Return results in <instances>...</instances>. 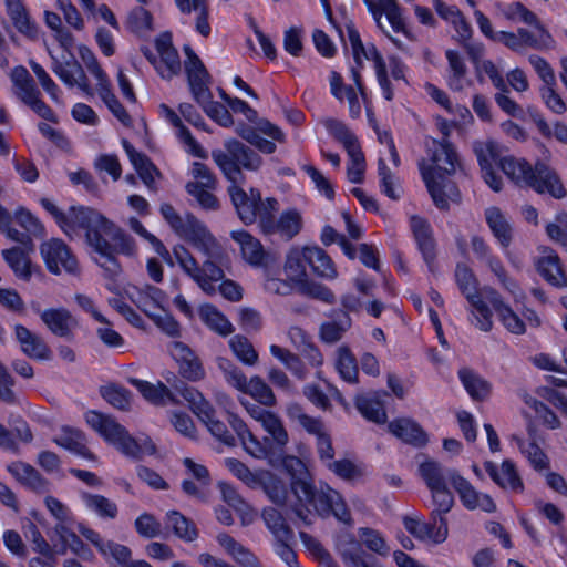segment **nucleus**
I'll return each mask as SVG.
<instances>
[{"label": "nucleus", "mask_w": 567, "mask_h": 567, "mask_svg": "<svg viewBox=\"0 0 567 567\" xmlns=\"http://www.w3.org/2000/svg\"><path fill=\"white\" fill-rule=\"evenodd\" d=\"M286 466L299 472V476L292 475L290 483L291 491L297 498V504L306 507L307 504L311 505L316 513L323 518L333 515L344 524L351 523L350 511L339 492L328 485L320 488L312 486L308 482V472L303 463L297 457H289Z\"/></svg>", "instance_id": "1"}, {"label": "nucleus", "mask_w": 567, "mask_h": 567, "mask_svg": "<svg viewBox=\"0 0 567 567\" xmlns=\"http://www.w3.org/2000/svg\"><path fill=\"white\" fill-rule=\"evenodd\" d=\"M498 166L518 186L530 187L538 194L547 193L556 199L567 195L556 171L543 161L532 166L526 159L506 156L499 159Z\"/></svg>", "instance_id": "2"}, {"label": "nucleus", "mask_w": 567, "mask_h": 567, "mask_svg": "<svg viewBox=\"0 0 567 567\" xmlns=\"http://www.w3.org/2000/svg\"><path fill=\"white\" fill-rule=\"evenodd\" d=\"M87 424L96 431L107 443L114 445L125 456L141 460L145 454L154 455L156 445L147 435L138 439L120 424L115 417L96 411L85 414Z\"/></svg>", "instance_id": "3"}, {"label": "nucleus", "mask_w": 567, "mask_h": 567, "mask_svg": "<svg viewBox=\"0 0 567 567\" xmlns=\"http://www.w3.org/2000/svg\"><path fill=\"white\" fill-rule=\"evenodd\" d=\"M224 146L225 151H213L212 157L231 184H241L245 181L243 169L255 172L262 165L261 156L237 140H228Z\"/></svg>", "instance_id": "4"}, {"label": "nucleus", "mask_w": 567, "mask_h": 567, "mask_svg": "<svg viewBox=\"0 0 567 567\" xmlns=\"http://www.w3.org/2000/svg\"><path fill=\"white\" fill-rule=\"evenodd\" d=\"M228 193L238 217L246 225L254 224L258 220L259 227L261 228L264 213L269 214L278 212V200L274 197L262 199L260 192L256 188H251L249 194H247L238 184H231L228 188Z\"/></svg>", "instance_id": "5"}, {"label": "nucleus", "mask_w": 567, "mask_h": 567, "mask_svg": "<svg viewBox=\"0 0 567 567\" xmlns=\"http://www.w3.org/2000/svg\"><path fill=\"white\" fill-rule=\"evenodd\" d=\"M85 214L80 219L82 225H84L85 234L95 233L99 238H110L113 241L111 244L113 254H122L130 257L136 254V244L133 237L96 210Z\"/></svg>", "instance_id": "6"}, {"label": "nucleus", "mask_w": 567, "mask_h": 567, "mask_svg": "<svg viewBox=\"0 0 567 567\" xmlns=\"http://www.w3.org/2000/svg\"><path fill=\"white\" fill-rule=\"evenodd\" d=\"M174 256L182 269L200 287V289L209 296L216 293L215 284L225 277L224 270L215 264V261H204L199 267L196 259L183 246H176L173 250Z\"/></svg>", "instance_id": "7"}, {"label": "nucleus", "mask_w": 567, "mask_h": 567, "mask_svg": "<svg viewBox=\"0 0 567 567\" xmlns=\"http://www.w3.org/2000/svg\"><path fill=\"white\" fill-rule=\"evenodd\" d=\"M455 280L462 295L472 307V313L477 320V327L484 332L493 328L492 311L487 303L481 298L478 291V281L466 265L458 264L455 269Z\"/></svg>", "instance_id": "8"}, {"label": "nucleus", "mask_w": 567, "mask_h": 567, "mask_svg": "<svg viewBox=\"0 0 567 567\" xmlns=\"http://www.w3.org/2000/svg\"><path fill=\"white\" fill-rule=\"evenodd\" d=\"M282 508L284 511L275 507H266L261 513L265 524L272 533L276 540L293 538V532L287 524V519L295 524L299 520L305 526H310L312 524L311 512L308 507L296 503L295 505Z\"/></svg>", "instance_id": "9"}, {"label": "nucleus", "mask_w": 567, "mask_h": 567, "mask_svg": "<svg viewBox=\"0 0 567 567\" xmlns=\"http://www.w3.org/2000/svg\"><path fill=\"white\" fill-rule=\"evenodd\" d=\"M421 175L437 208L449 209V200L460 203L461 192L453 182L446 178V174L436 176L432 167L421 165Z\"/></svg>", "instance_id": "10"}, {"label": "nucleus", "mask_w": 567, "mask_h": 567, "mask_svg": "<svg viewBox=\"0 0 567 567\" xmlns=\"http://www.w3.org/2000/svg\"><path fill=\"white\" fill-rule=\"evenodd\" d=\"M236 133L265 154L275 153L277 146L272 141L261 137L259 133H262L279 143L285 142V134L281 128L270 123L268 120H260L257 127L241 123L236 127Z\"/></svg>", "instance_id": "11"}, {"label": "nucleus", "mask_w": 567, "mask_h": 567, "mask_svg": "<svg viewBox=\"0 0 567 567\" xmlns=\"http://www.w3.org/2000/svg\"><path fill=\"white\" fill-rule=\"evenodd\" d=\"M184 231H178V236L189 241L199 251L209 258H216L219 255V246L209 233L207 227L197 219L193 214L185 215V223L183 225Z\"/></svg>", "instance_id": "12"}, {"label": "nucleus", "mask_w": 567, "mask_h": 567, "mask_svg": "<svg viewBox=\"0 0 567 567\" xmlns=\"http://www.w3.org/2000/svg\"><path fill=\"white\" fill-rule=\"evenodd\" d=\"M450 481L454 489L457 492L462 505L466 509H481L485 513H494L496 511V504L493 498L488 494L478 492L457 472L450 473Z\"/></svg>", "instance_id": "13"}, {"label": "nucleus", "mask_w": 567, "mask_h": 567, "mask_svg": "<svg viewBox=\"0 0 567 567\" xmlns=\"http://www.w3.org/2000/svg\"><path fill=\"white\" fill-rule=\"evenodd\" d=\"M301 214L295 209H287L277 219L275 213H264L261 231L266 235L279 234L286 240L292 239L302 229Z\"/></svg>", "instance_id": "14"}, {"label": "nucleus", "mask_w": 567, "mask_h": 567, "mask_svg": "<svg viewBox=\"0 0 567 567\" xmlns=\"http://www.w3.org/2000/svg\"><path fill=\"white\" fill-rule=\"evenodd\" d=\"M40 251L48 269L52 274L59 275L62 269L69 274H75L78 271L76 258L61 239H51L43 243L40 247Z\"/></svg>", "instance_id": "15"}, {"label": "nucleus", "mask_w": 567, "mask_h": 567, "mask_svg": "<svg viewBox=\"0 0 567 567\" xmlns=\"http://www.w3.org/2000/svg\"><path fill=\"white\" fill-rule=\"evenodd\" d=\"M427 150L432 164L426 165L423 161L420 166L432 167L436 176L437 174L451 175L455 173L458 158L453 145L447 140L444 138L442 142L433 140Z\"/></svg>", "instance_id": "16"}, {"label": "nucleus", "mask_w": 567, "mask_h": 567, "mask_svg": "<svg viewBox=\"0 0 567 567\" xmlns=\"http://www.w3.org/2000/svg\"><path fill=\"white\" fill-rule=\"evenodd\" d=\"M85 241L100 256L96 262L103 268L104 276L109 279H116L122 272V267L115 254L112 252L111 243L105 238H99L95 233L85 234Z\"/></svg>", "instance_id": "17"}, {"label": "nucleus", "mask_w": 567, "mask_h": 567, "mask_svg": "<svg viewBox=\"0 0 567 567\" xmlns=\"http://www.w3.org/2000/svg\"><path fill=\"white\" fill-rule=\"evenodd\" d=\"M155 47L159 54L157 72L163 79L169 80L181 71L179 55L173 47L171 33L164 32L157 37Z\"/></svg>", "instance_id": "18"}, {"label": "nucleus", "mask_w": 567, "mask_h": 567, "mask_svg": "<svg viewBox=\"0 0 567 567\" xmlns=\"http://www.w3.org/2000/svg\"><path fill=\"white\" fill-rule=\"evenodd\" d=\"M14 333L16 339L20 343L21 351L27 357L42 361L51 360L52 351L41 336L22 324L14 326Z\"/></svg>", "instance_id": "19"}, {"label": "nucleus", "mask_w": 567, "mask_h": 567, "mask_svg": "<svg viewBox=\"0 0 567 567\" xmlns=\"http://www.w3.org/2000/svg\"><path fill=\"white\" fill-rule=\"evenodd\" d=\"M41 205L53 216L58 225L69 237H72L76 229L84 230V225L80 220L81 217L85 215L84 213L94 212V209L89 207L72 206L66 213H63L48 198H42Z\"/></svg>", "instance_id": "20"}, {"label": "nucleus", "mask_w": 567, "mask_h": 567, "mask_svg": "<svg viewBox=\"0 0 567 567\" xmlns=\"http://www.w3.org/2000/svg\"><path fill=\"white\" fill-rule=\"evenodd\" d=\"M41 320L50 332L60 338L72 339L78 320L65 308H49L41 313Z\"/></svg>", "instance_id": "21"}, {"label": "nucleus", "mask_w": 567, "mask_h": 567, "mask_svg": "<svg viewBox=\"0 0 567 567\" xmlns=\"http://www.w3.org/2000/svg\"><path fill=\"white\" fill-rule=\"evenodd\" d=\"M542 252L535 262L538 274L551 286L566 287L567 275L563 270L559 256L549 247H544Z\"/></svg>", "instance_id": "22"}, {"label": "nucleus", "mask_w": 567, "mask_h": 567, "mask_svg": "<svg viewBox=\"0 0 567 567\" xmlns=\"http://www.w3.org/2000/svg\"><path fill=\"white\" fill-rule=\"evenodd\" d=\"M230 237L239 245L243 258L251 266H266L269 254L261 243L246 230H233Z\"/></svg>", "instance_id": "23"}, {"label": "nucleus", "mask_w": 567, "mask_h": 567, "mask_svg": "<svg viewBox=\"0 0 567 567\" xmlns=\"http://www.w3.org/2000/svg\"><path fill=\"white\" fill-rule=\"evenodd\" d=\"M378 25L383 29L381 18L386 16L394 32L405 33V23L396 0H363Z\"/></svg>", "instance_id": "24"}, {"label": "nucleus", "mask_w": 567, "mask_h": 567, "mask_svg": "<svg viewBox=\"0 0 567 567\" xmlns=\"http://www.w3.org/2000/svg\"><path fill=\"white\" fill-rule=\"evenodd\" d=\"M9 473L23 486L34 493L49 492L50 482L32 465L17 461L8 465Z\"/></svg>", "instance_id": "25"}, {"label": "nucleus", "mask_w": 567, "mask_h": 567, "mask_svg": "<svg viewBox=\"0 0 567 567\" xmlns=\"http://www.w3.org/2000/svg\"><path fill=\"white\" fill-rule=\"evenodd\" d=\"M52 71L69 86H79L82 91L89 93L90 85L87 76L82 65L71 55V59L61 62L53 59Z\"/></svg>", "instance_id": "26"}, {"label": "nucleus", "mask_w": 567, "mask_h": 567, "mask_svg": "<svg viewBox=\"0 0 567 567\" xmlns=\"http://www.w3.org/2000/svg\"><path fill=\"white\" fill-rule=\"evenodd\" d=\"M484 467L491 478L502 488L523 492L524 484L517 473L515 464L511 460L503 461L499 470L491 461L485 462Z\"/></svg>", "instance_id": "27"}, {"label": "nucleus", "mask_w": 567, "mask_h": 567, "mask_svg": "<svg viewBox=\"0 0 567 567\" xmlns=\"http://www.w3.org/2000/svg\"><path fill=\"white\" fill-rule=\"evenodd\" d=\"M123 146L143 183L150 190L156 192L155 177L161 176L157 167L145 154L137 152L126 140L123 141Z\"/></svg>", "instance_id": "28"}, {"label": "nucleus", "mask_w": 567, "mask_h": 567, "mask_svg": "<svg viewBox=\"0 0 567 567\" xmlns=\"http://www.w3.org/2000/svg\"><path fill=\"white\" fill-rule=\"evenodd\" d=\"M411 227L417 243L419 249L421 250L425 262L427 264L431 271H433V264L435 259V241L432 236V229L430 224L417 216L411 218Z\"/></svg>", "instance_id": "29"}, {"label": "nucleus", "mask_w": 567, "mask_h": 567, "mask_svg": "<svg viewBox=\"0 0 567 567\" xmlns=\"http://www.w3.org/2000/svg\"><path fill=\"white\" fill-rule=\"evenodd\" d=\"M390 432L405 443L414 446H424L427 435L414 420L409 417L395 419L389 423Z\"/></svg>", "instance_id": "30"}, {"label": "nucleus", "mask_w": 567, "mask_h": 567, "mask_svg": "<svg viewBox=\"0 0 567 567\" xmlns=\"http://www.w3.org/2000/svg\"><path fill=\"white\" fill-rule=\"evenodd\" d=\"M7 14L12 21L14 28L29 39L38 38V28L32 21L28 9L22 0H4Z\"/></svg>", "instance_id": "31"}, {"label": "nucleus", "mask_w": 567, "mask_h": 567, "mask_svg": "<svg viewBox=\"0 0 567 567\" xmlns=\"http://www.w3.org/2000/svg\"><path fill=\"white\" fill-rule=\"evenodd\" d=\"M338 549L347 567H374L372 556L368 555L361 543L351 536L342 538Z\"/></svg>", "instance_id": "32"}, {"label": "nucleus", "mask_w": 567, "mask_h": 567, "mask_svg": "<svg viewBox=\"0 0 567 567\" xmlns=\"http://www.w3.org/2000/svg\"><path fill=\"white\" fill-rule=\"evenodd\" d=\"M53 442L91 461H95V455L86 447L85 435L75 429L63 427L62 433L53 439Z\"/></svg>", "instance_id": "33"}, {"label": "nucleus", "mask_w": 567, "mask_h": 567, "mask_svg": "<svg viewBox=\"0 0 567 567\" xmlns=\"http://www.w3.org/2000/svg\"><path fill=\"white\" fill-rule=\"evenodd\" d=\"M331 94L340 102L348 101L350 116L357 118L361 114V105L358 94L351 85H346L342 76L337 71L330 73Z\"/></svg>", "instance_id": "34"}, {"label": "nucleus", "mask_w": 567, "mask_h": 567, "mask_svg": "<svg viewBox=\"0 0 567 567\" xmlns=\"http://www.w3.org/2000/svg\"><path fill=\"white\" fill-rule=\"evenodd\" d=\"M10 78L13 83L14 95L24 104L37 95H41L33 78L24 66L19 65L13 68Z\"/></svg>", "instance_id": "35"}, {"label": "nucleus", "mask_w": 567, "mask_h": 567, "mask_svg": "<svg viewBox=\"0 0 567 567\" xmlns=\"http://www.w3.org/2000/svg\"><path fill=\"white\" fill-rule=\"evenodd\" d=\"M165 525L177 538L186 543H192L198 538V529L195 523L177 511L166 513Z\"/></svg>", "instance_id": "36"}, {"label": "nucleus", "mask_w": 567, "mask_h": 567, "mask_svg": "<svg viewBox=\"0 0 567 567\" xmlns=\"http://www.w3.org/2000/svg\"><path fill=\"white\" fill-rule=\"evenodd\" d=\"M485 218L493 235L503 248H507L513 239L512 226L504 214L497 207H489L485 210Z\"/></svg>", "instance_id": "37"}, {"label": "nucleus", "mask_w": 567, "mask_h": 567, "mask_svg": "<svg viewBox=\"0 0 567 567\" xmlns=\"http://www.w3.org/2000/svg\"><path fill=\"white\" fill-rule=\"evenodd\" d=\"M128 382L134 385L141 394L151 403L164 405L166 401L175 402V398L171 390L163 383L152 384L147 381L130 378Z\"/></svg>", "instance_id": "38"}, {"label": "nucleus", "mask_w": 567, "mask_h": 567, "mask_svg": "<svg viewBox=\"0 0 567 567\" xmlns=\"http://www.w3.org/2000/svg\"><path fill=\"white\" fill-rule=\"evenodd\" d=\"M307 264L321 278L333 280L338 276L333 261L319 247H307Z\"/></svg>", "instance_id": "39"}, {"label": "nucleus", "mask_w": 567, "mask_h": 567, "mask_svg": "<svg viewBox=\"0 0 567 567\" xmlns=\"http://www.w3.org/2000/svg\"><path fill=\"white\" fill-rule=\"evenodd\" d=\"M30 251L31 250H25L21 247H12L1 251L3 259L12 269L14 275L24 281H29L32 275L30 269L31 261L28 257Z\"/></svg>", "instance_id": "40"}, {"label": "nucleus", "mask_w": 567, "mask_h": 567, "mask_svg": "<svg viewBox=\"0 0 567 567\" xmlns=\"http://www.w3.org/2000/svg\"><path fill=\"white\" fill-rule=\"evenodd\" d=\"M333 321L323 322L320 327V338L326 343H336L351 327V319L344 311H333Z\"/></svg>", "instance_id": "41"}, {"label": "nucleus", "mask_w": 567, "mask_h": 567, "mask_svg": "<svg viewBox=\"0 0 567 567\" xmlns=\"http://www.w3.org/2000/svg\"><path fill=\"white\" fill-rule=\"evenodd\" d=\"M355 408L369 421L375 423H384L386 421V412L380 400V393L373 395H359L355 399Z\"/></svg>", "instance_id": "42"}, {"label": "nucleus", "mask_w": 567, "mask_h": 567, "mask_svg": "<svg viewBox=\"0 0 567 567\" xmlns=\"http://www.w3.org/2000/svg\"><path fill=\"white\" fill-rule=\"evenodd\" d=\"M198 312L202 321L218 334L226 337L234 332L231 322L215 306L203 305Z\"/></svg>", "instance_id": "43"}, {"label": "nucleus", "mask_w": 567, "mask_h": 567, "mask_svg": "<svg viewBox=\"0 0 567 567\" xmlns=\"http://www.w3.org/2000/svg\"><path fill=\"white\" fill-rule=\"evenodd\" d=\"M538 31V35L533 34L530 31L524 28H519L517 33L519 35L523 49L529 47L536 50H548L555 47V40L548 30L543 25H534Z\"/></svg>", "instance_id": "44"}, {"label": "nucleus", "mask_w": 567, "mask_h": 567, "mask_svg": "<svg viewBox=\"0 0 567 567\" xmlns=\"http://www.w3.org/2000/svg\"><path fill=\"white\" fill-rule=\"evenodd\" d=\"M181 12L189 14L193 10H198L199 14L196 20V30L203 35L208 37L210 27L208 23V4L207 0H175Z\"/></svg>", "instance_id": "45"}, {"label": "nucleus", "mask_w": 567, "mask_h": 567, "mask_svg": "<svg viewBox=\"0 0 567 567\" xmlns=\"http://www.w3.org/2000/svg\"><path fill=\"white\" fill-rule=\"evenodd\" d=\"M81 497L85 506L101 518L114 519L117 516V505L105 496L84 492Z\"/></svg>", "instance_id": "46"}, {"label": "nucleus", "mask_w": 567, "mask_h": 567, "mask_svg": "<svg viewBox=\"0 0 567 567\" xmlns=\"http://www.w3.org/2000/svg\"><path fill=\"white\" fill-rule=\"evenodd\" d=\"M100 394L113 408L121 411L130 410L132 393L123 385L107 383L100 388Z\"/></svg>", "instance_id": "47"}, {"label": "nucleus", "mask_w": 567, "mask_h": 567, "mask_svg": "<svg viewBox=\"0 0 567 567\" xmlns=\"http://www.w3.org/2000/svg\"><path fill=\"white\" fill-rule=\"evenodd\" d=\"M458 377L472 399L484 400L489 394V383L472 370L463 368L458 371Z\"/></svg>", "instance_id": "48"}, {"label": "nucleus", "mask_w": 567, "mask_h": 567, "mask_svg": "<svg viewBox=\"0 0 567 567\" xmlns=\"http://www.w3.org/2000/svg\"><path fill=\"white\" fill-rule=\"evenodd\" d=\"M420 474L430 491L445 486V477L450 478L452 471H446L439 462L425 461L419 467Z\"/></svg>", "instance_id": "49"}, {"label": "nucleus", "mask_w": 567, "mask_h": 567, "mask_svg": "<svg viewBox=\"0 0 567 567\" xmlns=\"http://www.w3.org/2000/svg\"><path fill=\"white\" fill-rule=\"evenodd\" d=\"M306 264L307 247H293L289 250L286 257L285 269L292 280L301 284V281H303V278L306 277Z\"/></svg>", "instance_id": "50"}, {"label": "nucleus", "mask_w": 567, "mask_h": 567, "mask_svg": "<svg viewBox=\"0 0 567 567\" xmlns=\"http://www.w3.org/2000/svg\"><path fill=\"white\" fill-rule=\"evenodd\" d=\"M243 393L249 394L264 406L271 408L277 403L271 388L258 375L250 378Z\"/></svg>", "instance_id": "51"}, {"label": "nucleus", "mask_w": 567, "mask_h": 567, "mask_svg": "<svg viewBox=\"0 0 567 567\" xmlns=\"http://www.w3.org/2000/svg\"><path fill=\"white\" fill-rule=\"evenodd\" d=\"M338 358L336 362L337 370L341 378L348 383H357L358 382V365L354 355L351 353L350 349L346 346H342L337 351Z\"/></svg>", "instance_id": "52"}, {"label": "nucleus", "mask_w": 567, "mask_h": 567, "mask_svg": "<svg viewBox=\"0 0 567 567\" xmlns=\"http://www.w3.org/2000/svg\"><path fill=\"white\" fill-rule=\"evenodd\" d=\"M233 353L246 365H255L258 362V353L252 343L241 334H236L229 340Z\"/></svg>", "instance_id": "53"}, {"label": "nucleus", "mask_w": 567, "mask_h": 567, "mask_svg": "<svg viewBox=\"0 0 567 567\" xmlns=\"http://www.w3.org/2000/svg\"><path fill=\"white\" fill-rule=\"evenodd\" d=\"M218 369L223 372L226 382L243 392L246 390L247 378L239 367L229 359L219 357L216 359Z\"/></svg>", "instance_id": "54"}, {"label": "nucleus", "mask_w": 567, "mask_h": 567, "mask_svg": "<svg viewBox=\"0 0 567 567\" xmlns=\"http://www.w3.org/2000/svg\"><path fill=\"white\" fill-rule=\"evenodd\" d=\"M446 59L449 62V66L451 70V75L449 78V85L454 91H462L463 90V79L465 78L467 73V68L464 63V60L460 55L458 52L454 50H447Z\"/></svg>", "instance_id": "55"}, {"label": "nucleus", "mask_w": 567, "mask_h": 567, "mask_svg": "<svg viewBox=\"0 0 567 567\" xmlns=\"http://www.w3.org/2000/svg\"><path fill=\"white\" fill-rule=\"evenodd\" d=\"M269 350L270 353L280 360L298 379H306L307 370L297 354L277 344H271Z\"/></svg>", "instance_id": "56"}, {"label": "nucleus", "mask_w": 567, "mask_h": 567, "mask_svg": "<svg viewBox=\"0 0 567 567\" xmlns=\"http://www.w3.org/2000/svg\"><path fill=\"white\" fill-rule=\"evenodd\" d=\"M261 484L266 495L274 504L279 507H288V491L286 484L280 478L268 474L262 478Z\"/></svg>", "instance_id": "57"}, {"label": "nucleus", "mask_w": 567, "mask_h": 567, "mask_svg": "<svg viewBox=\"0 0 567 567\" xmlns=\"http://www.w3.org/2000/svg\"><path fill=\"white\" fill-rule=\"evenodd\" d=\"M530 117L533 122L536 124L539 133L549 138L553 135L556 137L557 141L560 143L567 144V125L561 122H556L554 125V131L550 128L548 123L545 121V118L542 116L540 113L537 111H529Z\"/></svg>", "instance_id": "58"}, {"label": "nucleus", "mask_w": 567, "mask_h": 567, "mask_svg": "<svg viewBox=\"0 0 567 567\" xmlns=\"http://www.w3.org/2000/svg\"><path fill=\"white\" fill-rule=\"evenodd\" d=\"M289 334L292 339L297 337L301 339L300 352L311 365L319 367L322 364L323 357L320 350L306 339V334L300 328H291Z\"/></svg>", "instance_id": "59"}, {"label": "nucleus", "mask_w": 567, "mask_h": 567, "mask_svg": "<svg viewBox=\"0 0 567 567\" xmlns=\"http://www.w3.org/2000/svg\"><path fill=\"white\" fill-rule=\"evenodd\" d=\"M185 188L186 192L196 199V202L203 209H219V200L213 194L214 189L200 188L198 184H186Z\"/></svg>", "instance_id": "60"}, {"label": "nucleus", "mask_w": 567, "mask_h": 567, "mask_svg": "<svg viewBox=\"0 0 567 567\" xmlns=\"http://www.w3.org/2000/svg\"><path fill=\"white\" fill-rule=\"evenodd\" d=\"M14 217L17 223L25 229V231L32 237H43L44 227L41 221L31 214L30 210L24 207H20L16 210Z\"/></svg>", "instance_id": "61"}, {"label": "nucleus", "mask_w": 567, "mask_h": 567, "mask_svg": "<svg viewBox=\"0 0 567 567\" xmlns=\"http://www.w3.org/2000/svg\"><path fill=\"white\" fill-rule=\"evenodd\" d=\"M134 525L138 535L144 538H155L162 535V524L152 514L140 515Z\"/></svg>", "instance_id": "62"}, {"label": "nucleus", "mask_w": 567, "mask_h": 567, "mask_svg": "<svg viewBox=\"0 0 567 567\" xmlns=\"http://www.w3.org/2000/svg\"><path fill=\"white\" fill-rule=\"evenodd\" d=\"M323 125L343 147L358 140L348 126L337 118L328 117L323 120Z\"/></svg>", "instance_id": "63"}, {"label": "nucleus", "mask_w": 567, "mask_h": 567, "mask_svg": "<svg viewBox=\"0 0 567 567\" xmlns=\"http://www.w3.org/2000/svg\"><path fill=\"white\" fill-rule=\"evenodd\" d=\"M127 27L134 33H143L152 29V16L142 8L137 7L131 11L127 18Z\"/></svg>", "instance_id": "64"}]
</instances>
